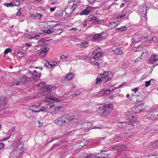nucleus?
Returning <instances> with one entry per match:
<instances>
[{
    "label": "nucleus",
    "mask_w": 158,
    "mask_h": 158,
    "mask_svg": "<svg viewBox=\"0 0 158 158\" xmlns=\"http://www.w3.org/2000/svg\"><path fill=\"white\" fill-rule=\"evenodd\" d=\"M38 123H39V126H38L39 127H41L43 124V123L41 122L39 120H38Z\"/></svg>",
    "instance_id": "nucleus-54"
},
{
    "label": "nucleus",
    "mask_w": 158,
    "mask_h": 158,
    "mask_svg": "<svg viewBox=\"0 0 158 158\" xmlns=\"http://www.w3.org/2000/svg\"><path fill=\"white\" fill-rule=\"evenodd\" d=\"M135 117L132 116L131 118L129 119L130 121H132V122H130L128 123H119L117 124V126L120 128H123L124 127L127 128L128 127L129 129H133L134 127V123L135 122Z\"/></svg>",
    "instance_id": "nucleus-4"
},
{
    "label": "nucleus",
    "mask_w": 158,
    "mask_h": 158,
    "mask_svg": "<svg viewBox=\"0 0 158 158\" xmlns=\"http://www.w3.org/2000/svg\"><path fill=\"white\" fill-rule=\"evenodd\" d=\"M108 26V27H111V28H114L116 26L114 22H110Z\"/></svg>",
    "instance_id": "nucleus-35"
},
{
    "label": "nucleus",
    "mask_w": 158,
    "mask_h": 158,
    "mask_svg": "<svg viewBox=\"0 0 158 158\" xmlns=\"http://www.w3.org/2000/svg\"><path fill=\"white\" fill-rule=\"evenodd\" d=\"M50 106H51L49 105H45L44 106L40 107V111H44L47 112L49 113L50 111H51L52 110L50 108ZM51 113V112H50Z\"/></svg>",
    "instance_id": "nucleus-12"
},
{
    "label": "nucleus",
    "mask_w": 158,
    "mask_h": 158,
    "mask_svg": "<svg viewBox=\"0 0 158 158\" xmlns=\"http://www.w3.org/2000/svg\"><path fill=\"white\" fill-rule=\"evenodd\" d=\"M141 39H142V41H143V42H145L148 40L149 41H151V40H150L149 37L148 38L143 37L141 38Z\"/></svg>",
    "instance_id": "nucleus-39"
},
{
    "label": "nucleus",
    "mask_w": 158,
    "mask_h": 158,
    "mask_svg": "<svg viewBox=\"0 0 158 158\" xmlns=\"http://www.w3.org/2000/svg\"><path fill=\"white\" fill-rule=\"evenodd\" d=\"M52 100L58 101H57L56 98L55 97H53L51 96H49V97H46L43 100L45 102H51Z\"/></svg>",
    "instance_id": "nucleus-19"
},
{
    "label": "nucleus",
    "mask_w": 158,
    "mask_h": 158,
    "mask_svg": "<svg viewBox=\"0 0 158 158\" xmlns=\"http://www.w3.org/2000/svg\"><path fill=\"white\" fill-rule=\"evenodd\" d=\"M92 124L91 123H85L82 124L81 128L83 130H87L92 129Z\"/></svg>",
    "instance_id": "nucleus-9"
},
{
    "label": "nucleus",
    "mask_w": 158,
    "mask_h": 158,
    "mask_svg": "<svg viewBox=\"0 0 158 158\" xmlns=\"http://www.w3.org/2000/svg\"><path fill=\"white\" fill-rule=\"evenodd\" d=\"M33 73V80L36 79L38 77H40L41 75L38 72H37L35 70Z\"/></svg>",
    "instance_id": "nucleus-22"
},
{
    "label": "nucleus",
    "mask_w": 158,
    "mask_h": 158,
    "mask_svg": "<svg viewBox=\"0 0 158 158\" xmlns=\"http://www.w3.org/2000/svg\"><path fill=\"white\" fill-rule=\"evenodd\" d=\"M57 62L56 61L52 62L51 61V66L52 68L53 67L54 65H55L57 64Z\"/></svg>",
    "instance_id": "nucleus-53"
},
{
    "label": "nucleus",
    "mask_w": 158,
    "mask_h": 158,
    "mask_svg": "<svg viewBox=\"0 0 158 158\" xmlns=\"http://www.w3.org/2000/svg\"><path fill=\"white\" fill-rule=\"evenodd\" d=\"M32 73L30 71H28L24 75L21 79H19L17 80H15L11 84V86L17 85H19V82H24L28 79H31V81L33 80V77Z\"/></svg>",
    "instance_id": "nucleus-3"
},
{
    "label": "nucleus",
    "mask_w": 158,
    "mask_h": 158,
    "mask_svg": "<svg viewBox=\"0 0 158 158\" xmlns=\"http://www.w3.org/2000/svg\"><path fill=\"white\" fill-rule=\"evenodd\" d=\"M101 158H109L110 156L109 155L107 154L102 153L101 155Z\"/></svg>",
    "instance_id": "nucleus-37"
},
{
    "label": "nucleus",
    "mask_w": 158,
    "mask_h": 158,
    "mask_svg": "<svg viewBox=\"0 0 158 158\" xmlns=\"http://www.w3.org/2000/svg\"><path fill=\"white\" fill-rule=\"evenodd\" d=\"M148 50H145L142 52L141 54V57L143 59L144 57H147L148 56Z\"/></svg>",
    "instance_id": "nucleus-30"
},
{
    "label": "nucleus",
    "mask_w": 158,
    "mask_h": 158,
    "mask_svg": "<svg viewBox=\"0 0 158 158\" xmlns=\"http://www.w3.org/2000/svg\"><path fill=\"white\" fill-rule=\"evenodd\" d=\"M96 9V8L95 7L88 6L87 7L86 9L81 11L80 13V15H89L91 12H93Z\"/></svg>",
    "instance_id": "nucleus-7"
},
{
    "label": "nucleus",
    "mask_w": 158,
    "mask_h": 158,
    "mask_svg": "<svg viewBox=\"0 0 158 158\" xmlns=\"http://www.w3.org/2000/svg\"><path fill=\"white\" fill-rule=\"evenodd\" d=\"M112 52L115 55H118L123 54V51L120 48H116L112 50Z\"/></svg>",
    "instance_id": "nucleus-17"
},
{
    "label": "nucleus",
    "mask_w": 158,
    "mask_h": 158,
    "mask_svg": "<svg viewBox=\"0 0 158 158\" xmlns=\"http://www.w3.org/2000/svg\"><path fill=\"white\" fill-rule=\"evenodd\" d=\"M40 38V36L39 35H35L34 37V38L35 40H38Z\"/></svg>",
    "instance_id": "nucleus-47"
},
{
    "label": "nucleus",
    "mask_w": 158,
    "mask_h": 158,
    "mask_svg": "<svg viewBox=\"0 0 158 158\" xmlns=\"http://www.w3.org/2000/svg\"><path fill=\"white\" fill-rule=\"evenodd\" d=\"M149 147L151 148H153L154 149L158 148V140L151 142L149 145Z\"/></svg>",
    "instance_id": "nucleus-18"
},
{
    "label": "nucleus",
    "mask_w": 158,
    "mask_h": 158,
    "mask_svg": "<svg viewBox=\"0 0 158 158\" xmlns=\"http://www.w3.org/2000/svg\"><path fill=\"white\" fill-rule=\"evenodd\" d=\"M12 50L10 48H8L6 49L4 51V54H6L9 52H12Z\"/></svg>",
    "instance_id": "nucleus-38"
},
{
    "label": "nucleus",
    "mask_w": 158,
    "mask_h": 158,
    "mask_svg": "<svg viewBox=\"0 0 158 158\" xmlns=\"http://www.w3.org/2000/svg\"><path fill=\"white\" fill-rule=\"evenodd\" d=\"M76 4L73 3L71 7V9L70 8H67L65 10V12L68 14H71L73 11L75 9Z\"/></svg>",
    "instance_id": "nucleus-15"
},
{
    "label": "nucleus",
    "mask_w": 158,
    "mask_h": 158,
    "mask_svg": "<svg viewBox=\"0 0 158 158\" xmlns=\"http://www.w3.org/2000/svg\"><path fill=\"white\" fill-rule=\"evenodd\" d=\"M44 65L47 68H52V67L51 66V61H47V63H45Z\"/></svg>",
    "instance_id": "nucleus-36"
},
{
    "label": "nucleus",
    "mask_w": 158,
    "mask_h": 158,
    "mask_svg": "<svg viewBox=\"0 0 158 158\" xmlns=\"http://www.w3.org/2000/svg\"><path fill=\"white\" fill-rule=\"evenodd\" d=\"M149 39L150 40H151V41L152 40L154 41H156L157 40V38L155 37L149 38Z\"/></svg>",
    "instance_id": "nucleus-50"
},
{
    "label": "nucleus",
    "mask_w": 158,
    "mask_h": 158,
    "mask_svg": "<svg viewBox=\"0 0 158 158\" xmlns=\"http://www.w3.org/2000/svg\"><path fill=\"white\" fill-rule=\"evenodd\" d=\"M56 3L57 1L56 0H53V1H52V2H51V4L52 5H54Z\"/></svg>",
    "instance_id": "nucleus-59"
},
{
    "label": "nucleus",
    "mask_w": 158,
    "mask_h": 158,
    "mask_svg": "<svg viewBox=\"0 0 158 158\" xmlns=\"http://www.w3.org/2000/svg\"><path fill=\"white\" fill-rule=\"evenodd\" d=\"M134 41L135 42H137L139 41L141 39L140 37H139L138 36L134 35L133 37Z\"/></svg>",
    "instance_id": "nucleus-34"
},
{
    "label": "nucleus",
    "mask_w": 158,
    "mask_h": 158,
    "mask_svg": "<svg viewBox=\"0 0 158 158\" xmlns=\"http://www.w3.org/2000/svg\"><path fill=\"white\" fill-rule=\"evenodd\" d=\"M102 52L101 49L99 50H96L93 53L91 57V60L93 64L97 66L98 68L100 67L101 64V60L99 59L102 57Z\"/></svg>",
    "instance_id": "nucleus-2"
},
{
    "label": "nucleus",
    "mask_w": 158,
    "mask_h": 158,
    "mask_svg": "<svg viewBox=\"0 0 158 158\" xmlns=\"http://www.w3.org/2000/svg\"><path fill=\"white\" fill-rule=\"evenodd\" d=\"M149 117L152 119L158 118V113H152Z\"/></svg>",
    "instance_id": "nucleus-25"
},
{
    "label": "nucleus",
    "mask_w": 158,
    "mask_h": 158,
    "mask_svg": "<svg viewBox=\"0 0 158 158\" xmlns=\"http://www.w3.org/2000/svg\"><path fill=\"white\" fill-rule=\"evenodd\" d=\"M26 46L27 47H30L31 46V44H29L28 43H27L26 44Z\"/></svg>",
    "instance_id": "nucleus-62"
},
{
    "label": "nucleus",
    "mask_w": 158,
    "mask_h": 158,
    "mask_svg": "<svg viewBox=\"0 0 158 158\" xmlns=\"http://www.w3.org/2000/svg\"><path fill=\"white\" fill-rule=\"evenodd\" d=\"M114 148L117 149L119 151H120L126 149V147L124 145H120L115 147Z\"/></svg>",
    "instance_id": "nucleus-23"
},
{
    "label": "nucleus",
    "mask_w": 158,
    "mask_h": 158,
    "mask_svg": "<svg viewBox=\"0 0 158 158\" xmlns=\"http://www.w3.org/2000/svg\"><path fill=\"white\" fill-rule=\"evenodd\" d=\"M50 108H51L52 111V112H53V110H54L56 112L58 111L61 107L60 106L55 107L54 105H52L50 106Z\"/></svg>",
    "instance_id": "nucleus-28"
},
{
    "label": "nucleus",
    "mask_w": 158,
    "mask_h": 158,
    "mask_svg": "<svg viewBox=\"0 0 158 158\" xmlns=\"http://www.w3.org/2000/svg\"><path fill=\"white\" fill-rule=\"evenodd\" d=\"M151 85V80L145 82V86L147 87Z\"/></svg>",
    "instance_id": "nucleus-43"
},
{
    "label": "nucleus",
    "mask_w": 158,
    "mask_h": 158,
    "mask_svg": "<svg viewBox=\"0 0 158 158\" xmlns=\"http://www.w3.org/2000/svg\"><path fill=\"white\" fill-rule=\"evenodd\" d=\"M126 15V13H122L121 14H120L119 15H118V16H117V18L118 19L121 18L122 17H123L125 16Z\"/></svg>",
    "instance_id": "nucleus-41"
},
{
    "label": "nucleus",
    "mask_w": 158,
    "mask_h": 158,
    "mask_svg": "<svg viewBox=\"0 0 158 158\" xmlns=\"http://www.w3.org/2000/svg\"><path fill=\"white\" fill-rule=\"evenodd\" d=\"M139 106L138 107H133L132 108V109L133 110H134L135 109V110L136 111L135 112V113H138L140 111V110H139Z\"/></svg>",
    "instance_id": "nucleus-42"
},
{
    "label": "nucleus",
    "mask_w": 158,
    "mask_h": 158,
    "mask_svg": "<svg viewBox=\"0 0 158 158\" xmlns=\"http://www.w3.org/2000/svg\"><path fill=\"white\" fill-rule=\"evenodd\" d=\"M40 106L32 105L31 106L30 109L32 112L38 113L40 112Z\"/></svg>",
    "instance_id": "nucleus-13"
},
{
    "label": "nucleus",
    "mask_w": 158,
    "mask_h": 158,
    "mask_svg": "<svg viewBox=\"0 0 158 158\" xmlns=\"http://www.w3.org/2000/svg\"><path fill=\"white\" fill-rule=\"evenodd\" d=\"M158 61V55L153 54L149 60V64H153Z\"/></svg>",
    "instance_id": "nucleus-10"
},
{
    "label": "nucleus",
    "mask_w": 158,
    "mask_h": 158,
    "mask_svg": "<svg viewBox=\"0 0 158 158\" xmlns=\"http://www.w3.org/2000/svg\"><path fill=\"white\" fill-rule=\"evenodd\" d=\"M120 135L123 138H129L132 136L133 135V133L131 132H128L127 133L123 132L121 133Z\"/></svg>",
    "instance_id": "nucleus-20"
},
{
    "label": "nucleus",
    "mask_w": 158,
    "mask_h": 158,
    "mask_svg": "<svg viewBox=\"0 0 158 158\" xmlns=\"http://www.w3.org/2000/svg\"><path fill=\"white\" fill-rule=\"evenodd\" d=\"M4 144L3 143H0V150L4 148Z\"/></svg>",
    "instance_id": "nucleus-49"
},
{
    "label": "nucleus",
    "mask_w": 158,
    "mask_h": 158,
    "mask_svg": "<svg viewBox=\"0 0 158 158\" xmlns=\"http://www.w3.org/2000/svg\"><path fill=\"white\" fill-rule=\"evenodd\" d=\"M142 59H142V58H141V56L140 57H138V58H137L135 60V62H138L139 61H140V60H142Z\"/></svg>",
    "instance_id": "nucleus-46"
},
{
    "label": "nucleus",
    "mask_w": 158,
    "mask_h": 158,
    "mask_svg": "<svg viewBox=\"0 0 158 158\" xmlns=\"http://www.w3.org/2000/svg\"><path fill=\"white\" fill-rule=\"evenodd\" d=\"M102 37L100 34H96L94 35V38L95 40H98L100 39Z\"/></svg>",
    "instance_id": "nucleus-31"
},
{
    "label": "nucleus",
    "mask_w": 158,
    "mask_h": 158,
    "mask_svg": "<svg viewBox=\"0 0 158 158\" xmlns=\"http://www.w3.org/2000/svg\"><path fill=\"white\" fill-rule=\"evenodd\" d=\"M92 155L91 154H88L85 158H92Z\"/></svg>",
    "instance_id": "nucleus-51"
},
{
    "label": "nucleus",
    "mask_w": 158,
    "mask_h": 158,
    "mask_svg": "<svg viewBox=\"0 0 158 158\" xmlns=\"http://www.w3.org/2000/svg\"><path fill=\"white\" fill-rule=\"evenodd\" d=\"M143 46H142V45L139 46L138 48H136L135 49V51L139 52L142 49V48Z\"/></svg>",
    "instance_id": "nucleus-40"
},
{
    "label": "nucleus",
    "mask_w": 158,
    "mask_h": 158,
    "mask_svg": "<svg viewBox=\"0 0 158 158\" xmlns=\"http://www.w3.org/2000/svg\"><path fill=\"white\" fill-rule=\"evenodd\" d=\"M37 87L43 90L45 95L49 96L50 94L52 88L51 86L46 84L44 82H41L38 85Z\"/></svg>",
    "instance_id": "nucleus-6"
},
{
    "label": "nucleus",
    "mask_w": 158,
    "mask_h": 158,
    "mask_svg": "<svg viewBox=\"0 0 158 158\" xmlns=\"http://www.w3.org/2000/svg\"><path fill=\"white\" fill-rule=\"evenodd\" d=\"M55 9H56L55 8L52 7L50 9V10L51 11H52V12L53 11L55 10Z\"/></svg>",
    "instance_id": "nucleus-63"
},
{
    "label": "nucleus",
    "mask_w": 158,
    "mask_h": 158,
    "mask_svg": "<svg viewBox=\"0 0 158 158\" xmlns=\"http://www.w3.org/2000/svg\"><path fill=\"white\" fill-rule=\"evenodd\" d=\"M10 135L8 137H6L5 138L3 139L2 140H0V141H5L6 140L8 139H9V138H10Z\"/></svg>",
    "instance_id": "nucleus-55"
},
{
    "label": "nucleus",
    "mask_w": 158,
    "mask_h": 158,
    "mask_svg": "<svg viewBox=\"0 0 158 158\" xmlns=\"http://www.w3.org/2000/svg\"><path fill=\"white\" fill-rule=\"evenodd\" d=\"M127 29V27L126 26H123L120 28H116V30L119 31H123L126 30Z\"/></svg>",
    "instance_id": "nucleus-33"
},
{
    "label": "nucleus",
    "mask_w": 158,
    "mask_h": 158,
    "mask_svg": "<svg viewBox=\"0 0 158 158\" xmlns=\"http://www.w3.org/2000/svg\"><path fill=\"white\" fill-rule=\"evenodd\" d=\"M153 113H158V108L154 110L153 111Z\"/></svg>",
    "instance_id": "nucleus-60"
},
{
    "label": "nucleus",
    "mask_w": 158,
    "mask_h": 158,
    "mask_svg": "<svg viewBox=\"0 0 158 158\" xmlns=\"http://www.w3.org/2000/svg\"><path fill=\"white\" fill-rule=\"evenodd\" d=\"M21 14V12L19 10L17 13V15L18 16H19Z\"/></svg>",
    "instance_id": "nucleus-64"
},
{
    "label": "nucleus",
    "mask_w": 158,
    "mask_h": 158,
    "mask_svg": "<svg viewBox=\"0 0 158 158\" xmlns=\"http://www.w3.org/2000/svg\"><path fill=\"white\" fill-rule=\"evenodd\" d=\"M101 154L100 153H98L96 154H95L94 155V157H95V158H101Z\"/></svg>",
    "instance_id": "nucleus-45"
},
{
    "label": "nucleus",
    "mask_w": 158,
    "mask_h": 158,
    "mask_svg": "<svg viewBox=\"0 0 158 158\" xmlns=\"http://www.w3.org/2000/svg\"><path fill=\"white\" fill-rule=\"evenodd\" d=\"M49 48L45 46H44L41 48L39 55L40 57H45L47 55Z\"/></svg>",
    "instance_id": "nucleus-8"
},
{
    "label": "nucleus",
    "mask_w": 158,
    "mask_h": 158,
    "mask_svg": "<svg viewBox=\"0 0 158 158\" xmlns=\"http://www.w3.org/2000/svg\"><path fill=\"white\" fill-rule=\"evenodd\" d=\"M52 31H51L50 29H47L46 30V33L48 34H51L52 33Z\"/></svg>",
    "instance_id": "nucleus-57"
},
{
    "label": "nucleus",
    "mask_w": 158,
    "mask_h": 158,
    "mask_svg": "<svg viewBox=\"0 0 158 158\" xmlns=\"http://www.w3.org/2000/svg\"><path fill=\"white\" fill-rule=\"evenodd\" d=\"M102 128H103L101 126H100V127H93L92 129H97V128H98V129H102Z\"/></svg>",
    "instance_id": "nucleus-58"
},
{
    "label": "nucleus",
    "mask_w": 158,
    "mask_h": 158,
    "mask_svg": "<svg viewBox=\"0 0 158 158\" xmlns=\"http://www.w3.org/2000/svg\"><path fill=\"white\" fill-rule=\"evenodd\" d=\"M60 58L61 59H67V57L66 56L64 55H62L60 56Z\"/></svg>",
    "instance_id": "nucleus-52"
},
{
    "label": "nucleus",
    "mask_w": 158,
    "mask_h": 158,
    "mask_svg": "<svg viewBox=\"0 0 158 158\" xmlns=\"http://www.w3.org/2000/svg\"><path fill=\"white\" fill-rule=\"evenodd\" d=\"M110 113V112L107 111V110L103 108V110L101 113L100 114L102 116L105 117L109 114Z\"/></svg>",
    "instance_id": "nucleus-24"
},
{
    "label": "nucleus",
    "mask_w": 158,
    "mask_h": 158,
    "mask_svg": "<svg viewBox=\"0 0 158 158\" xmlns=\"http://www.w3.org/2000/svg\"><path fill=\"white\" fill-rule=\"evenodd\" d=\"M79 95H80V92L79 91H77L76 93H75L73 94H72V96L73 97H74L76 96Z\"/></svg>",
    "instance_id": "nucleus-44"
},
{
    "label": "nucleus",
    "mask_w": 158,
    "mask_h": 158,
    "mask_svg": "<svg viewBox=\"0 0 158 158\" xmlns=\"http://www.w3.org/2000/svg\"><path fill=\"white\" fill-rule=\"evenodd\" d=\"M78 29L76 27H73L72 28H71L69 29V31H75L77 30Z\"/></svg>",
    "instance_id": "nucleus-48"
},
{
    "label": "nucleus",
    "mask_w": 158,
    "mask_h": 158,
    "mask_svg": "<svg viewBox=\"0 0 158 158\" xmlns=\"http://www.w3.org/2000/svg\"><path fill=\"white\" fill-rule=\"evenodd\" d=\"M123 85V84H122L121 85L118 86V87H117L116 88L114 87V85H110L109 86V89H110L111 90V91L112 92L114 90H115L117 89L120 88L121 87V86H122Z\"/></svg>",
    "instance_id": "nucleus-27"
},
{
    "label": "nucleus",
    "mask_w": 158,
    "mask_h": 158,
    "mask_svg": "<svg viewBox=\"0 0 158 158\" xmlns=\"http://www.w3.org/2000/svg\"><path fill=\"white\" fill-rule=\"evenodd\" d=\"M74 114L73 115L72 114L69 115L68 114H65L57 118L55 120V123L60 126L65 125L69 123L70 120L73 119H77L76 115L74 114H77L78 112L77 111H74Z\"/></svg>",
    "instance_id": "nucleus-1"
},
{
    "label": "nucleus",
    "mask_w": 158,
    "mask_h": 158,
    "mask_svg": "<svg viewBox=\"0 0 158 158\" xmlns=\"http://www.w3.org/2000/svg\"><path fill=\"white\" fill-rule=\"evenodd\" d=\"M113 106L112 104H105L102 107L103 109L110 112L112 109Z\"/></svg>",
    "instance_id": "nucleus-16"
},
{
    "label": "nucleus",
    "mask_w": 158,
    "mask_h": 158,
    "mask_svg": "<svg viewBox=\"0 0 158 158\" xmlns=\"http://www.w3.org/2000/svg\"><path fill=\"white\" fill-rule=\"evenodd\" d=\"M138 89L136 87L135 88H134L132 89V91H134L135 93H136V92L138 90Z\"/></svg>",
    "instance_id": "nucleus-61"
},
{
    "label": "nucleus",
    "mask_w": 158,
    "mask_h": 158,
    "mask_svg": "<svg viewBox=\"0 0 158 158\" xmlns=\"http://www.w3.org/2000/svg\"><path fill=\"white\" fill-rule=\"evenodd\" d=\"M100 77L98 78V77L96 79V83L98 84L101 81L106 82L108 81H110L111 80V78L110 77V74H109L108 72H105L103 74H101Z\"/></svg>",
    "instance_id": "nucleus-5"
},
{
    "label": "nucleus",
    "mask_w": 158,
    "mask_h": 158,
    "mask_svg": "<svg viewBox=\"0 0 158 158\" xmlns=\"http://www.w3.org/2000/svg\"><path fill=\"white\" fill-rule=\"evenodd\" d=\"M97 19V17L92 14H90L89 16V21H91L93 20H96Z\"/></svg>",
    "instance_id": "nucleus-26"
},
{
    "label": "nucleus",
    "mask_w": 158,
    "mask_h": 158,
    "mask_svg": "<svg viewBox=\"0 0 158 158\" xmlns=\"http://www.w3.org/2000/svg\"><path fill=\"white\" fill-rule=\"evenodd\" d=\"M74 76V74L72 73L67 74L64 77V80L66 81H69L73 78Z\"/></svg>",
    "instance_id": "nucleus-21"
},
{
    "label": "nucleus",
    "mask_w": 158,
    "mask_h": 158,
    "mask_svg": "<svg viewBox=\"0 0 158 158\" xmlns=\"http://www.w3.org/2000/svg\"><path fill=\"white\" fill-rule=\"evenodd\" d=\"M15 5V6H17L18 4H16L15 2H11L10 3H5L4 4V5L7 7H13Z\"/></svg>",
    "instance_id": "nucleus-29"
},
{
    "label": "nucleus",
    "mask_w": 158,
    "mask_h": 158,
    "mask_svg": "<svg viewBox=\"0 0 158 158\" xmlns=\"http://www.w3.org/2000/svg\"><path fill=\"white\" fill-rule=\"evenodd\" d=\"M111 92V90L110 89H106L104 91L103 90L99 91L98 92V94L100 95L98 96V97H100L102 95L105 96H108L110 94Z\"/></svg>",
    "instance_id": "nucleus-14"
},
{
    "label": "nucleus",
    "mask_w": 158,
    "mask_h": 158,
    "mask_svg": "<svg viewBox=\"0 0 158 158\" xmlns=\"http://www.w3.org/2000/svg\"><path fill=\"white\" fill-rule=\"evenodd\" d=\"M147 9V7L145 5L144 6H140V7L139 11L143 17H145L146 16Z\"/></svg>",
    "instance_id": "nucleus-11"
},
{
    "label": "nucleus",
    "mask_w": 158,
    "mask_h": 158,
    "mask_svg": "<svg viewBox=\"0 0 158 158\" xmlns=\"http://www.w3.org/2000/svg\"><path fill=\"white\" fill-rule=\"evenodd\" d=\"M87 44L85 42L77 44V47H80L81 48H84L87 46Z\"/></svg>",
    "instance_id": "nucleus-32"
},
{
    "label": "nucleus",
    "mask_w": 158,
    "mask_h": 158,
    "mask_svg": "<svg viewBox=\"0 0 158 158\" xmlns=\"http://www.w3.org/2000/svg\"><path fill=\"white\" fill-rule=\"evenodd\" d=\"M10 135L8 137H6L5 138L3 139L2 140H0V141H5L6 140L8 139H9V138H10Z\"/></svg>",
    "instance_id": "nucleus-56"
}]
</instances>
